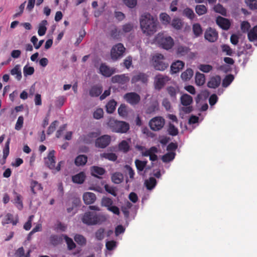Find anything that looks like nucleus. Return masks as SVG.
Wrapping results in <instances>:
<instances>
[{"instance_id":"obj_1","label":"nucleus","mask_w":257,"mask_h":257,"mask_svg":"<svg viewBox=\"0 0 257 257\" xmlns=\"http://www.w3.org/2000/svg\"><path fill=\"white\" fill-rule=\"evenodd\" d=\"M140 26L143 33L148 35H153L157 31L158 22L157 19L149 13H145L141 17Z\"/></svg>"},{"instance_id":"obj_2","label":"nucleus","mask_w":257,"mask_h":257,"mask_svg":"<svg viewBox=\"0 0 257 257\" xmlns=\"http://www.w3.org/2000/svg\"><path fill=\"white\" fill-rule=\"evenodd\" d=\"M107 125L112 132L116 133H126L130 128L128 123L124 121L117 120L113 118H110L109 119Z\"/></svg>"},{"instance_id":"obj_3","label":"nucleus","mask_w":257,"mask_h":257,"mask_svg":"<svg viewBox=\"0 0 257 257\" xmlns=\"http://www.w3.org/2000/svg\"><path fill=\"white\" fill-rule=\"evenodd\" d=\"M106 220L104 216L97 214L96 212H86L82 218V221L87 225L101 224Z\"/></svg>"},{"instance_id":"obj_4","label":"nucleus","mask_w":257,"mask_h":257,"mask_svg":"<svg viewBox=\"0 0 257 257\" xmlns=\"http://www.w3.org/2000/svg\"><path fill=\"white\" fill-rule=\"evenodd\" d=\"M164 56L161 54H157L153 56V66L154 68L159 71H164L168 66L169 64L164 62Z\"/></svg>"},{"instance_id":"obj_5","label":"nucleus","mask_w":257,"mask_h":257,"mask_svg":"<svg viewBox=\"0 0 257 257\" xmlns=\"http://www.w3.org/2000/svg\"><path fill=\"white\" fill-rule=\"evenodd\" d=\"M45 162L50 169H53L55 172H58L61 169V164L62 162H59L57 167H55V151L52 150L49 153L47 157L45 158Z\"/></svg>"},{"instance_id":"obj_6","label":"nucleus","mask_w":257,"mask_h":257,"mask_svg":"<svg viewBox=\"0 0 257 257\" xmlns=\"http://www.w3.org/2000/svg\"><path fill=\"white\" fill-rule=\"evenodd\" d=\"M125 51V48L121 43H118L112 47L110 51L111 59L116 61L120 58Z\"/></svg>"},{"instance_id":"obj_7","label":"nucleus","mask_w":257,"mask_h":257,"mask_svg":"<svg viewBox=\"0 0 257 257\" xmlns=\"http://www.w3.org/2000/svg\"><path fill=\"white\" fill-rule=\"evenodd\" d=\"M165 119L162 116H156L152 118L149 121V126L154 131L161 130L165 125Z\"/></svg>"},{"instance_id":"obj_8","label":"nucleus","mask_w":257,"mask_h":257,"mask_svg":"<svg viewBox=\"0 0 257 257\" xmlns=\"http://www.w3.org/2000/svg\"><path fill=\"white\" fill-rule=\"evenodd\" d=\"M111 138L109 136L105 135L97 138L95 142V146L99 148H105L110 143Z\"/></svg>"},{"instance_id":"obj_9","label":"nucleus","mask_w":257,"mask_h":257,"mask_svg":"<svg viewBox=\"0 0 257 257\" xmlns=\"http://www.w3.org/2000/svg\"><path fill=\"white\" fill-rule=\"evenodd\" d=\"M124 99L132 105H136L140 101L141 97L136 92H128L124 95Z\"/></svg>"},{"instance_id":"obj_10","label":"nucleus","mask_w":257,"mask_h":257,"mask_svg":"<svg viewBox=\"0 0 257 257\" xmlns=\"http://www.w3.org/2000/svg\"><path fill=\"white\" fill-rule=\"evenodd\" d=\"M13 194L14 198L11 201L19 210H22L24 208L22 195L17 193L15 190L13 191Z\"/></svg>"},{"instance_id":"obj_11","label":"nucleus","mask_w":257,"mask_h":257,"mask_svg":"<svg viewBox=\"0 0 257 257\" xmlns=\"http://www.w3.org/2000/svg\"><path fill=\"white\" fill-rule=\"evenodd\" d=\"M204 37L209 42H214L218 38V33L215 29L210 27L206 30Z\"/></svg>"},{"instance_id":"obj_12","label":"nucleus","mask_w":257,"mask_h":257,"mask_svg":"<svg viewBox=\"0 0 257 257\" xmlns=\"http://www.w3.org/2000/svg\"><path fill=\"white\" fill-rule=\"evenodd\" d=\"M99 71L103 76L109 77L115 72V69L110 68L105 63H102L99 67Z\"/></svg>"},{"instance_id":"obj_13","label":"nucleus","mask_w":257,"mask_h":257,"mask_svg":"<svg viewBox=\"0 0 257 257\" xmlns=\"http://www.w3.org/2000/svg\"><path fill=\"white\" fill-rule=\"evenodd\" d=\"M159 41L162 47L166 50L172 48L174 45L173 39L170 36L163 37Z\"/></svg>"},{"instance_id":"obj_14","label":"nucleus","mask_w":257,"mask_h":257,"mask_svg":"<svg viewBox=\"0 0 257 257\" xmlns=\"http://www.w3.org/2000/svg\"><path fill=\"white\" fill-rule=\"evenodd\" d=\"M168 81V77L162 75H158L155 77V85L156 89L160 90L165 85L166 82Z\"/></svg>"},{"instance_id":"obj_15","label":"nucleus","mask_w":257,"mask_h":257,"mask_svg":"<svg viewBox=\"0 0 257 257\" xmlns=\"http://www.w3.org/2000/svg\"><path fill=\"white\" fill-rule=\"evenodd\" d=\"M158 152V149L156 147H152L149 149L142 153V155L145 157L149 156L150 160L152 161H156L158 160V156L155 154Z\"/></svg>"},{"instance_id":"obj_16","label":"nucleus","mask_w":257,"mask_h":257,"mask_svg":"<svg viewBox=\"0 0 257 257\" xmlns=\"http://www.w3.org/2000/svg\"><path fill=\"white\" fill-rule=\"evenodd\" d=\"M216 24L223 30H227L230 27V21L226 18L218 16L216 20Z\"/></svg>"},{"instance_id":"obj_17","label":"nucleus","mask_w":257,"mask_h":257,"mask_svg":"<svg viewBox=\"0 0 257 257\" xmlns=\"http://www.w3.org/2000/svg\"><path fill=\"white\" fill-rule=\"evenodd\" d=\"M130 80V78L125 74L116 75L111 77V82L113 83H118L124 84Z\"/></svg>"},{"instance_id":"obj_18","label":"nucleus","mask_w":257,"mask_h":257,"mask_svg":"<svg viewBox=\"0 0 257 257\" xmlns=\"http://www.w3.org/2000/svg\"><path fill=\"white\" fill-rule=\"evenodd\" d=\"M90 171L92 176L99 179L101 178L100 176L104 175L106 172L104 168L95 166L90 168Z\"/></svg>"},{"instance_id":"obj_19","label":"nucleus","mask_w":257,"mask_h":257,"mask_svg":"<svg viewBox=\"0 0 257 257\" xmlns=\"http://www.w3.org/2000/svg\"><path fill=\"white\" fill-rule=\"evenodd\" d=\"M221 82V77L219 75H216L212 77L207 83V86L209 88H216L218 87Z\"/></svg>"},{"instance_id":"obj_20","label":"nucleus","mask_w":257,"mask_h":257,"mask_svg":"<svg viewBox=\"0 0 257 257\" xmlns=\"http://www.w3.org/2000/svg\"><path fill=\"white\" fill-rule=\"evenodd\" d=\"M184 63L180 60H177L172 63L171 66V71L172 73H177L183 69Z\"/></svg>"},{"instance_id":"obj_21","label":"nucleus","mask_w":257,"mask_h":257,"mask_svg":"<svg viewBox=\"0 0 257 257\" xmlns=\"http://www.w3.org/2000/svg\"><path fill=\"white\" fill-rule=\"evenodd\" d=\"M147 81L148 76L144 73H139L138 74L134 75L131 80L132 83H135L139 81H141L143 83H146Z\"/></svg>"},{"instance_id":"obj_22","label":"nucleus","mask_w":257,"mask_h":257,"mask_svg":"<svg viewBox=\"0 0 257 257\" xmlns=\"http://www.w3.org/2000/svg\"><path fill=\"white\" fill-rule=\"evenodd\" d=\"M83 199L85 204H91L95 201L96 196L93 193L86 192L83 195Z\"/></svg>"},{"instance_id":"obj_23","label":"nucleus","mask_w":257,"mask_h":257,"mask_svg":"<svg viewBox=\"0 0 257 257\" xmlns=\"http://www.w3.org/2000/svg\"><path fill=\"white\" fill-rule=\"evenodd\" d=\"M86 178V175L84 172H81L74 176L72 177V180L73 182L79 184H82Z\"/></svg>"},{"instance_id":"obj_24","label":"nucleus","mask_w":257,"mask_h":257,"mask_svg":"<svg viewBox=\"0 0 257 257\" xmlns=\"http://www.w3.org/2000/svg\"><path fill=\"white\" fill-rule=\"evenodd\" d=\"M102 91V87L100 85H94L89 90V95L91 97H97Z\"/></svg>"},{"instance_id":"obj_25","label":"nucleus","mask_w":257,"mask_h":257,"mask_svg":"<svg viewBox=\"0 0 257 257\" xmlns=\"http://www.w3.org/2000/svg\"><path fill=\"white\" fill-rule=\"evenodd\" d=\"M99 135V134L96 132H90L86 135L83 136V142L86 144H90L92 142L93 140Z\"/></svg>"},{"instance_id":"obj_26","label":"nucleus","mask_w":257,"mask_h":257,"mask_svg":"<svg viewBox=\"0 0 257 257\" xmlns=\"http://www.w3.org/2000/svg\"><path fill=\"white\" fill-rule=\"evenodd\" d=\"M181 103L184 106L190 105L193 102L192 97L188 94H183L180 98Z\"/></svg>"},{"instance_id":"obj_27","label":"nucleus","mask_w":257,"mask_h":257,"mask_svg":"<svg viewBox=\"0 0 257 257\" xmlns=\"http://www.w3.org/2000/svg\"><path fill=\"white\" fill-rule=\"evenodd\" d=\"M87 162V157L84 155H80L75 159V164L77 166H84Z\"/></svg>"},{"instance_id":"obj_28","label":"nucleus","mask_w":257,"mask_h":257,"mask_svg":"<svg viewBox=\"0 0 257 257\" xmlns=\"http://www.w3.org/2000/svg\"><path fill=\"white\" fill-rule=\"evenodd\" d=\"M11 74L13 76H15V78L18 80L22 79V72L19 65H16L11 70Z\"/></svg>"},{"instance_id":"obj_29","label":"nucleus","mask_w":257,"mask_h":257,"mask_svg":"<svg viewBox=\"0 0 257 257\" xmlns=\"http://www.w3.org/2000/svg\"><path fill=\"white\" fill-rule=\"evenodd\" d=\"M247 37L250 42H253L257 40V25L253 27V28L248 32Z\"/></svg>"},{"instance_id":"obj_30","label":"nucleus","mask_w":257,"mask_h":257,"mask_svg":"<svg viewBox=\"0 0 257 257\" xmlns=\"http://www.w3.org/2000/svg\"><path fill=\"white\" fill-rule=\"evenodd\" d=\"M116 102L113 100L109 101L106 105V111L108 113H112L115 110Z\"/></svg>"},{"instance_id":"obj_31","label":"nucleus","mask_w":257,"mask_h":257,"mask_svg":"<svg viewBox=\"0 0 257 257\" xmlns=\"http://www.w3.org/2000/svg\"><path fill=\"white\" fill-rule=\"evenodd\" d=\"M147 163V161H141L139 159L135 160V164L138 172H142L144 170Z\"/></svg>"},{"instance_id":"obj_32","label":"nucleus","mask_w":257,"mask_h":257,"mask_svg":"<svg viewBox=\"0 0 257 257\" xmlns=\"http://www.w3.org/2000/svg\"><path fill=\"white\" fill-rule=\"evenodd\" d=\"M205 82V75L199 72H197L195 75V83L198 86L203 85Z\"/></svg>"},{"instance_id":"obj_33","label":"nucleus","mask_w":257,"mask_h":257,"mask_svg":"<svg viewBox=\"0 0 257 257\" xmlns=\"http://www.w3.org/2000/svg\"><path fill=\"white\" fill-rule=\"evenodd\" d=\"M31 190L33 194H36L38 190H42L43 188L41 184L38 183L36 181L32 180L31 182Z\"/></svg>"},{"instance_id":"obj_34","label":"nucleus","mask_w":257,"mask_h":257,"mask_svg":"<svg viewBox=\"0 0 257 257\" xmlns=\"http://www.w3.org/2000/svg\"><path fill=\"white\" fill-rule=\"evenodd\" d=\"M193 75V71L190 69L188 68L186 71H184L182 73L181 75V77L182 80L184 81H187L190 80Z\"/></svg>"},{"instance_id":"obj_35","label":"nucleus","mask_w":257,"mask_h":257,"mask_svg":"<svg viewBox=\"0 0 257 257\" xmlns=\"http://www.w3.org/2000/svg\"><path fill=\"white\" fill-rule=\"evenodd\" d=\"M118 149L119 151L126 153L130 151V146L126 141L123 140L118 144Z\"/></svg>"},{"instance_id":"obj_36","label":"nucleus","mask_w":257,"mask_h":257,"mask_svg":"<svg viewBox=\"0 0 257 257\" xmlns=\"http://www.w3.org/2000/svg\"><path fill=\"white\" fill-rule=\"evenodd\" d=\"M145 184L147 189L151 190L156 186L157 181L154 177H150L148 180H146Z\"/></svg>"},{"instance_id":"obj_37","label":"nucleus","mask_w":257,"mask_h":257,"mask_svg":"<svg viewBox=\"0 0 257 257\" xmlns=\"http://www.w3.org/2000/svg\"><path fill=\"white\" fill-rule=\"evenodd\" d=\"M192 31L196 37L200 36L203 32L202 27L199 23H195L193 25Z\"/></svg>"},{"instance_id":"obj_38","label":"nucleus","mask_w":257,"mask_h":257,"mask_svg":"<svg viewBox=\"0 0 257 257\" xmlns=\"http://www.w3.org/2000/svg\"><path fill=\"white\" fill-rule=\"evenodd\" d=\"M47 21L46 20H43L40 24L39 26V29L38 31V35L40 36H44L47 31V28L46 25H47Z\"/></svg>"},{"instance_id":"obj_39","label":"nucleus","mask_w":257,"mask_h":257,"mask_svg":"<svg viewBox=\"0 0 257 257\" xmlns=\"http://www.w3.org/2000/svg\"><path fill=\"white\" fill-rule=\"evenodd\" d=\"M183 15L191 20H193L195 17L193 11L189 8H186L184 9Z\"/></svg>"},{"instance_id":"obj_40","label":"nucleus","mask_w":257,"mask_h":257,"mask_svg":"<svg viewBox=\"0 0 257 257\" xmlns=\"http://www.w3.org/2000/svg\"><path fill=\"white\" fill-rule=\"evenodd\" d=\"M111 179L115 184H119L123 181V176L121 173L116 172L112 175Z\"/></svg>"},{"instance_id":"obj_41","label":"nucleus","mask_w":257,"mask_h":257,"mask_svg":"<svg viewBox=\"0 0 257 257\" xmlns=\"http://www.w3.org/2000/svg\"><path fill=\"white\" fill-rule=\"evenodd\" d=\"M100 157L111 161H115L117 158L116 154L113 153H104L100 154Z\"/></svg>"},{"instance_id":"obj_42","label":"nucleus","mask_w":257,"mask_h":257,"mask_svg":"<svg viewBox=\"0 0 257 257\" xmlns=\"http://www.w3.org/2000/svg\"><path fill=\"white\" fill-rule=\"evenodd\" d=\"M175 155L174 152H168L162 156V160L165 163L169 162L175 158Z\"/></svg>"},{"instance_id":"obj_43","label":"nucleus","mask_w":257,"mask_h":257,"mask_svg":"<svg viewBox=\"0 0 257 257\" xmlns=\"http://www.w3.org/2000/svg\"><path fill=\"white\" fill-rule=\"evenodd\" d=\"M233 79L234 76L233 75L228 74L226 75L222 80V86L224 87H227L233 81Z\"/></svg>"},{"instance_id":"obj_44","label":"nucleus","mask_w":257,"mask_h":257,"mask_svg":"<svg viewBox=\"0 0 257 257\" xmlns=\"http://www.w3.org/2000/svg\"><path fill=\"white\" fill-rule=\"evenodd\" d=\"M213 9L216 13H219L224 16L226 15V9L220 4L214 6Z\"/></svg>"},{"instance_id":"obj_45","label":"nucleus","mask_w":257,"mask_h":257,"mask_svg":"<svg viewBox=\"0 0 257 257\" xmlns=\"http://www.w3.org/2000/svg\"><path fill=\"white\" fill-rule=\"evenodd\" d=\"M159 109V104L157 102H153L146 109V113L151 114Z\"/></svg>"},{"instance_id":"obj_46","label":"nucleus","mask_w":257,"mask_h":257,"mask_svg":"<svg viewBox=\"0 0 257 257\" xmlns=\"http://www.w3.org/2000/svg\"><path fill=\"white\" fill-rule=\"evenodd\" d=\"M121 35H122L121 31L118 30L115 27L110 32V35L113 39H118Z\"/></svg>"},{"instance_id":"obj_47","label":"nucleus","mask_w":257,"mask_h":257,"mask_svg":"<svg viewBox=\"0 0 257 257\" xmlns=\"http://www.w3.org/2000/svg\"><path fill=\"white\" fill-rule=\"evenodd\" d=\"M64 238L65 241L67 243L68 248L69 250H72L75 248L76 244L72 238H70L66 235H64Z\"/></svg>"},{"instance_id":"obj_48","label":"nucleus","mask_w":257,"mask_h":257,"mask_svg":"<svg viewBox=\"0 0 257 257\" xmlns=\"http://www.w3.org/2000/svg\"><path fill=\"white\" fill-rule=\"evenodd\" d=\"M74 240L80 245H84L86 243V238L82 235L76 234L74 236Z\"/></svg>"},{"instance_id":"obj_49","label":"nucleus","mask_w":257,"mask_h":257,"mask_svg":"<svg viewBox=\"0 0 257 257\" xmlns=\"http://www.w3.org/2000/svg\"><path fill=\"white\" fill-rule=\"evenodd\" d=\"M189 48L186 46H180L178 47L177 53L180 56H185L189 52Z\"/></svg>"},{"instance_id":"obj_50","label":"nucleus","mask_w":257,"mask_h":257,"mask_svg":"<svg viewBox=\"0 0 257 257\" xmlns=\"http://www.w3.org/2000/svg\"><path fill=\"white\" fill-rule=\"evenodd\" d=\"M196 13L199 15H203L207 12V9L204 5H197L195 7Z\"/></svg>"},{"instance_id":"obj_51","label":"nucleus","mask_w":257,"mask_h":257,"mask_svg":"<svg viewBox=\"0 0 257 257\" xmlns=\"http://www.w3.org/2000/svg\"><path fill=\"white\" fill-rule=\"evenodd\" d=\"M168 132L170 135L172 136H175L178 135V130L177 128L173 124L169 123L168 128Z\"/></svg>"},{"instance_id":"obj_52","label":"nucleus","mask_w":257,"mask_h":257,"mask_svg":"<svg viewBox=\"0 0 257 257\" xmlns=\"http://www.w3.org/2000/svg\"><path fill=\"white\" fill-rule=\"evenodd\" d=\"M167 91L172 100L176 99L177 91L175 87L173 86H169L167 88Z\"/></svg>"},{"instance_id":"obj_53","label":"nucleus","mask_w":257,"mask_h":257,"mask_svg":"<svg viewBox=\"0 0 257 257\" xmlns=\"http://www.w3.org/2000/svg\"><path fill=\"white\" fill-rule=\"evenodd\" d=\"M172 26L176 30H180L182 27V23L180 19H174L171 23Z\"/></svg>"},{"instance_id":"obj_54","label":"nucleus","mask_w":257,"mask_h":257,"mask_svg":"<svg viewBox=\"0 0 257 257\" xmlns=\"http://www.w3.org/2000/svg\"><path fill=\"white\" fill-rule=\"evenodd\" d=\"M160 20L165 25L169 24L171 21L170 17L166 13H162L160 15Z\"/></svg>"},{"instance_id":"obj_55","label":"nucleus","mask_w":257,"mask_h":257,"mask_svg":"<svg viewBox=\"0 0 257 257\" xmlns=\"http://www.w3.org/2000/svg\"><path fill=\"white\" fill-rule=\"evenodd\" d=\"M34 71V68L32 66H28V65H26L23 68V73L25 76L33 74Z\"/></svg>"},{"instance_id":"obj_56","label":"nucleus","mask_w":257,"mask_h":257,"mask_svg":"<svg viewBox=\"0 0 257 257\" xmlns=\"http://www.w3.org/2000/svg\"><path fill=\"white\" fill-rule=\"evenodd\" d=\"M118 113L121 116H126L127 115V111L125 104H121L118 108Z\"/></svg>"},{"instance_id":"obj_57","label":"nucleus","mask_w":257,"mask_h":257,"mask_svg":"<svg viewBox=\"0 0 257 257\" xmlns=\"http://www.w3.org/2000/svg\"><path fill=\"white\" fill-rule=\"evenodd\" d=\"M134 26L132 23H127L122 26V34L123 33H127L132 31L133 29Z\"/></svg>"},{"instance_id":"obj_58","label":"nucleus","mask_w":257,"mask_h":257,"mask_svg":"<svg viewBox=\"0 0 257 257\" xmlns=\"http://www.w3.org/2000/svg\"><path fill=\"white\" fill-rule=\"evenodd\" d=\"M246 4L251 10L257 9V0H245Z\"/></svg>"},{"instance_id":"obj_59","label":"nucleus","mask_w":257,"mask_h":257,"mask_svg":"<svg viewBox=\"0 0 257 257\" xmlns=\"http://www.w3.org/2000/svg\"><path fill=\"white\" fill-rule=\"evenodd\" d=\"M198 68L200 71L204 73L210 72L213 68L212 66L209 64H200Z\"/></svg>"},{"instance_id":"obj_60","label":"nucleus","mask_w":257,"mask_h":257,"mask_svg":"<svg viewBox=\"0 0 257 257\" xmlns=\"http://www.w3.org/2000/svg\"><path fill=\"white\" fill-rule=\"evenodd\" d=\"M61 241L62 238L57 235H53L50 237V242L54 245L59 244Z\"/></svg>"},{"instance_id":"obj_61","label":"nucleus","mask_w":257,"mask_h":257,"mask_svg":"<svg viewBox=\"0 0 257 257\" xmlns=\"http://www.w3.org/2000/svg\"><path fill=\"white\" fill-rule=\"evenodd\" d=\"M24 123V117L23 116H19L18 120L17 121L16 124L15 125V128L17 130H20L23 127V124Z\"/></svg>"},{"instance_id":"obj_62","label":"nucleus","mask_w":257,"mask_h":257,"mask_svg":"<svg viewBox=\"0 0 257 257\" xmlns=\"http://www.w3.org/2000/svg\"><path fill=\"white\" fill-rule=\"evenodd\" d=\"M10 142V139H9L5 145V147L3 150V158L7 159L9 154V144Z\"/></svg>"},{"instance_id":"obj_63","label":"nucleus","mask_w":257,"mask_h":257,"mask_svg":"<svg viewBox=\"0 0 257 257\" xmlns=\"http://www.w3.org/2000/svg\"><path fill=\"white\" fill-rule=\"evenodd\" d=\"M113 203V201L111 199L105 197L103 198L102 199V204L105 207H107V209L112 206Z\"/></svg>"},{"instance_id":"obj_64","label":"nucleus","mask_w":257,"mask_h":257,"mask_svg":"<svg viewBox=\"0 0 257 257\" xmlns=\"http://www.w3.org/2000/svg\"><path fill=\"white\" fill-rule=\"evenodd\" d=\"M103 116V110L102 108H97L93 113V117L97 119L102 118Z\"/></svg>"}]
</instances>
